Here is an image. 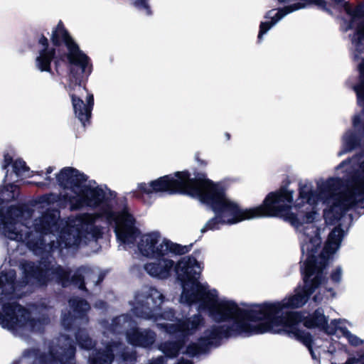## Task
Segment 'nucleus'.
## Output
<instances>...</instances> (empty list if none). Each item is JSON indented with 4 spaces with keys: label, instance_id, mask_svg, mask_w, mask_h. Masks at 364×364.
<instances>
[{
    "label": "nucleus",
    "instance_id": "nucleus-32",
    "mask_svg": "<svg viewBox=\"0 0 364 364\" xmlns=\"http://www.w3.org/2000/svg\"><path fill=\"white\" fill-rule=\"evenodd\" d=\"M124 318L125 317L124 316H120L119 318H117V323H121L122 321H124Z\"/></svg>",
    "mask_w": 364,
    "mask_h": 364
},
{
    "label": "nucleus",
    "instance_id": "nucleus-33",
    "mask_svg": "<svg viewBox=\"0 0 364 364\" xmlns=\"http://www.w3.org/2000/svg\"><path fill=\"white\" fill-rule=\"evenodd\" d=\"M178 364H191V363L190 361H181Z\"/></svg>",
    "mask_w": 364,
    "mask_h": 364
},
{
    "label": "nucleus",
    "instance_id": "nucleus-27",
    "mask_svg": "<svg viewBox=\"0 0 364 364\" xmlns=\"http://www.w3.org/2000/svg\"><path fill=\"white\" fill-rule=\"evenodd\" d=\"M54 168L52 166L47 168L46 171L45 181L38 183V186H48L51 184L52 179L49 175L53 171Z\"/></svg>",
    "mask_w": 364,
    "mask_h": 364
},
{
    "label": "nucleus",
    "instance_id": "nucleus-9",
    "mask_svg": "<svg viewBox=\"0 0 364 364\" xmlns=\"http://www.w3.org/2000/svg\"><path fill=\"white\" fill-rule=\"evenodd\" d=\"M69 82L65 87L71 97L75 116L84 124L91 116L94 104L93 95L81 85L80 77L70 70Z\"/></svg>",
    "mask_w": 364,
    "mask_h": 364
},
{
    "label": "nucleus",
    "instance_id": "nucleus-5",
    "mask_svg": "<svg viewBox=\"0 0 364 364\" xmlns=\"http://www.w3.org/2000/svg\"><path fill=\"white\" fill-rule=\"evenodd\" d=\"M162 294L156 289L150 288L145 292L138 294L134 299V313L145 319H153L156 325L164 328L171 334H177L186 338L192 336L203 325L200 315H195L183 321L173 323L171 311L156 316L162 303Z\"/></svg>",
    "mask_w": 364,
    "mask_h": 364
},
{
    "label": "nucleus",
    "instance_id": "nucleus-14",
    "mask_svg": "<svg viewBox=\"0 0 364 364\" xmlns=\"http://www.w3.org/2000/svg\"><path fill=\"white\" fill-rule=\"evenodd\" d=\"M348 326H353V323L346 319L338 318L331 320V326L327 328V331L338 337L342 336L347 340L349 345L358 347L364 344V339L352 333Z\"/></svg>",
    "mask_w": 364,
    "mask_h": 364
},
{
    "label": "nucleus",
    "instance_id": "nucleus-1",
    "mask_svg": "<svg viewBox=\"0 0 364 364\" xmlns=\"http://www.w3.org/2000/svg\"><path fill=\"white\" fill-rule=\"evenodd\" d=\"M308 237H304L306 241ZM311 250L309 245L303 242L302 262L304 273V286L296 289L295 293L282 300L275 302L255 304L248 308H242L235 300L220 296L218 290L205 289L206 304L209 317L215 322L231 321L225 328L213 326L200 338V346L193 344L187 346L182 353L189 355L197 354L203 346L212 345L214 340L223 336H250L255 334L272 332L286 334L301 341L309 348L312 358H317L315 350L316 341H312L309 333L299 329L301 314L289 309L302 307L311 294L316 302H321L324 297L333 298L335 292L326 285V276L313 269L311 260Z\"/></svg>",
    "mask_w": 364,
    "mask_h": 364
},
{
    "label": "nucleus",
    "instance_id": "nucleus-6",
    "mask_svg": "<svg viewBox=\"0 0 364 364\" xmlns=\"http://www.w3.org/2000/svg\"><path fill=\"white\" fill-rule=\"evenodd\" d=\"M59 186L63 188L61 199L71 209L84 206H95L105 198V192L95 182L87 181L86 176L72 167H65L56 174Z\"/></svg>",
    "mask_w": 364,
    "mask_h": 364
},
{
    "label": "nucleus",
    "instance_id": "nucleus-12",
    "mask_svg": "<svg viewBox=\"0 0 364 364\" xmlns=\"http://www.w3.org/2000/svg\"><path fill=\"white\" fill-rule=\"evenodd\" d=\"M326 4L324 0H297L296 3L287 6L284 9L269 11L267 14L266 18L271 19V21L261 23L258 38L262 40V36L287 14L311 5L316 6L321 9H326Z\"/></svg>",
    "mask_w": 364,
    "mask_h": 364
},
{
    "label": "nucleus",
    "instance_id": "nucleus-25",
    "mask_svg": "<svg viewBox=\"0 0 364 364\" xmlns=\"http://www.w3.org/2000/svg\"><path fill=\"white\" fill-rule=\"evenodd\" d=\"M148 1L149 0H133V5L143 14L149 15L151 10Z\"/></svg>",
    "mask_w": 364,
    "mask_h": 364
},
{
    "label": "nucleus",
    "instance_id": "nucleus-16",
    "mask_svg": "<svg viewBox=\"0 0 364 364\" xmlns=\"http://www.w3.org/2000/svg\"><path fill=\"white\" fill-rule=\"evenodd\" d=\"M304 326L308 328H318L323 331L328 335H331L327 328L331 326V321L328 323V317L325 316L322 309H318L313 314L305 316L301 314V319Z\"/></svg>",
    "mask_w": 364,
    "mask_h": 364
},
{
    "label": "nucleus",
    "instance_id": "nucleus-26",
    "mask_svg": "<svg viewBox=\"0 0 364 364\" xmlns=\"http://www.w3.org/2000/svg\"><path fill=\"white\" fill-rule=\"evenodd\" d=\"M343 277V269L341 267L334 269L331 274V280L335 283H340Z\"/></svg>",
    "mask_w": 364,
    "mask_h": 364
},
{
    "label": "nucleus",
    "instance_id": "nucleus-15",
    "mask_svg": "<svg viewBox=\"0 0 364 364\" xmlns=\"http://www.w3.org/2000/svg\"><path fill=\"white\" fill-rule=\"evenodd\" d=\"M25 270L27 272L26 277H34L38 280L39 282H44L43 278L52 276L51 279H55L56 280H61L63 285L65 284V282L68 278V273L61 267H56L52 269H43L38 268L36 270L33 269V266L31 264H28Z\"/></svg>",
    "mask_w": 364,
    "mask_h": 364
},
{
    "label": "nucleus",
    "instance_id": "nucleus-22",
    "mask_svg": "<svg viewBox=\"0 0 364 364\" xmlns=\"http://www.w3.org/2000/svg\"><path fill=\"white\" fill-rule=\"evenodd\" d=\"M68 333L74 334L75 341L81 348L86 350L90 349L92 346V341L88 337L87 334L84 330H78L75 332L74 329H68Z\"/></svg>",
    "mask_w": 364,
    "mask_h": 364
},
{
    "label": "nucleus",
    "instance_id": "nucleus-24",
    "mask_svg": "<svg viewBox=\"0 0 364 364\" xmlns=\"http://www.w3.org/2000/svg\"><path fill=\"white\" fill-rule=\"evenodd\" d=\"M70 305L75 312H85L89 309V304L84 300L74 299L70 301Z\"/></svg>",
    "mask_w": 364,
    "mask_h": 364
},
{
    "label": "nucleus",
    "instance_id": "nucleus-30",
    "mask_svg": "<svg viewBox=\"0 0 364 364\" xmlns=\"http://www.w3.org/2000/svg\"><path fill=\"white\" fill-rule=\"evenodd\" d=\"M12 161V157L9 154L4 155V168H6Z\"/></svg>",
    "mask_w": 364,
    "mask_h": 364
},
{
    "label": "nucleus",
    "instance_id": "nucleus-4",
    "mask_svg": "<svg viewBox=\"0 0 364 364\" xmlns=\"http://www.w3.org/2000/svg\"><path fill=\"white\" fill-rule=\"evenodd\" d=\"M138 188L147 194L164 191L186 194L210 206L215 214L220 186L205 178H192L187 171H178L139 183Z\"/></svg>",
    "mask_w": 364,
    "mask_h": 364
},
{
    "label": "nucleus",
    "instance_id": "nucleus-28",
    "mask_svg": "<svg viewBox=\"0 0 364 364\" xmlns=\"http://www.w3.org/2000/svg\"><path fill=\"white\" fill-rule=\"evenodd\" d=\"M72 282L75 285H77L80 289L83 288L84 287L82 279L80 274H77L73 276Z\"/></svg>",
    "mask_w": 364,
    "mask_h": 364
},
{
    "label": "nucleus",
    "instance_id": "nucleus-29",
    "mask_svg": "<svg viewBox=\"0 0 364 364\" xmlns=\"http://www.w3.org/2000/svg\"><path fill=\"white\" fill-rule=\"evenodd\" d=\"M38 43L42 46V48H48V39L43 36L38 38Z\"/></svg>",
    "mask_w": 364,
    "mask_h": 364
},
{
    "label": "nucleus",
    "instance_id": "nucleus-21",
    "mask_svg": "<svg viewBox=\"0 0 364 364\" xmlns=\"http://www.w3.org/2000/svg\"><path fill=\"white\" fill-rule=\"evenodd\" d=\"M342 150L338 153L340 156L352 150L357 143V136L353 131L346 132L342 139Z\"/></svg>",
    "mask_w": 364,
    "mask_h": 364
},
{
    "label": "nucleus",
    "instance_id": "nucleus-7",
    "mask_svg": "<svg viewBox=\"0 0 364 364\" xmlns=\"http://www.w3.org/2000/svg\"><path fill=\"white\" fill-rule=\"evenodd\" d=\"M315 220L316 219L311 222L314 229H309L307 224H305L300 230L301 245H303L304 237H308L309 239H306L305 243L309 245L311 250V260L314 264L312 265L313 269L321 274H322L323 276H326L324 270L333 256L340 250L346 232L340 226L333 228L328 235L322 252L320 255H316V253L320 248L321 240L320 229L314 224Z\"/></svg>",
    "mask_w": 364,
    "mask_h": 364
},
{
    "label": "nucleus",
    "instance_id": "nucleus-8",
    "mask_svg": "<svg viewBox=\"0 0 364 364\" xmlns=\"http://www.w3.org/2000/svg\"><path fill=\"white\" fill-rule=\"evenodd\" d=\"M0 326L14 335L23 336L41 330V323L31 318L26 309L12 303L6 305L0 314Z\"/></svg>",
    "mask_w": 364,
    "mask_h": 364
},
{
    "label": "nucleus",
    "instance_id": "nucleus-17",
    "mask_svg": "<svg viewBox=\"0 0 364 364\" xmlns=\"http://www.w3.org/2000/svg\"><path fill=\"white\" fill-rule=\"evenodd\" d=\"M128 341L136 346L148 347L155 341V334L149 331H139L132 328L127 333Z\"/></svg>",
    "mask_w": 364,
    "mask_h": 364
},
{
    "label": "nucleus",
    "instance_id": "nucleus-34",
    "mask_svg": "<svg viewBox=\"0 0 364 364\" xmlns=\"http://www.w3.org/2000/svg\"><path fill=\"white\" fill-rule=\"evenodd\" d=\"M348 163L347 162H343L342 163L340 166L338 167L339 168H341L342 167H343L345 165H346Z\"/></svg>",
    "mask_w": 364,
    "mask_h": 364
},
{
    "label": "nucleus",
    "instance_id": "nucleus-19",
    "mask_svg": "<svg viewBox=\"0 0 364 364\" xmlns=\"http://www.w3.org/2000/svg\"><path fill=\"white\" fill-rule=\"evenodd\" d=\"M15 278V272L13 270H9L4 273H0V296L4 295L5 297L11 295V298L18 297L19 294L14 292V279ZM3 297H0L2 300Z\"/></svg>",
    "mask_w": 364,
    "mask_h": 364
},
{
    "label": "nucleus",
    "instance_id": "nucleus-18",
    "mask_svg": "<svg viewBox=\"0 0 364 364\" xmlns=\"http://www.w3.org/2000/svg\"><path fill=\"white\" fill-rule=\"evenodd\" d=\"M55 54V49L41 48L35 59V66L41 72H50V64Z\"/></svg>",
    "mask_w": 364,
    "mask_h": 364
},
{
    "label": "nucleus",
    "instance_id": "nucleus-10",
    "mask_svg": "<svg viewBox=\"0 0 364 364\" xmlns=\"http://www.w3.org/2000/svg\"><path fill=\"white\" fill-rule=\"evenodd\" d=\"M139 252L146 257L168 256L183 252V248L161 236L158 232H151L141 236L138 242Z\"/></svg>",
    "mask_w": 364,
    "mask_h": 364
},
{
    "label": "nucleus",
    "instance_id": "nucleus-2",
    "mask_svg": "<svg viewBox=\"0 0 364 364\" xmlns=\"http://www.w3.org/2000/svg\"><path fill=\"white\" fill-rule=\"evenodd\" d=\"M59 213L52 211L36 220L34 229L48 235L50 232V248H70L86 244L87 241L95 240L100 233V230L95 224L105 220L108 224L114 225L115 235L120 242L132 245L139 237L140 232L136 226L135 219L130 210L124 208L119 213H114L109 205L98 214H84L68 220H59Z\"/></svg>",
    "mask_w": 364,
    "mask_h": 364
},
{
    "label": "nucleus",
    "instance_id": "nucleus-23",
    "mask_svg": "<svg viewBox=\"0 0 364 364\" xmlns=\"http://www.w3.org/2000/svg\"><path fill=\"white\" fill-rule=\"evenodd\" d=\"M159 348L166 356L173 357L176 355L179 350L182 349V347L178 343L170 342L161 345Z\"/></svg>",
    "mask_w": 364,
    "mask_h": 364
},
{
    "label": "nucleus",
    "instance_id": "nucleus-20",
    "mask_svg": "<svg viewBox=\"0 0 364 364\" xmlns=\"http://www.w3.org/2000/svg\"><path fill=\"white\" fill-rule=\"evenodd\" d=\"M119 346H106L103 351H93L89 358L90 364H111L113 359V352L121 350Z\"/></svg>",
    "mask_w": 364,
    "mask_h": 364
},
{
    "label": "nucleus",
    "instance_id": "nucleus-3",
    "mask_svg": "<svg viewBox=\"0 0 364 364\" xmlns=\"http://www.w3.org/2000/svg\"><path fill=\"white\" fill-rule=\"evenodd\" d=\"M175 255L154 257L156 259L147 262L144 265V269L153 277L166 279L171 275L173 267H175L178 279L180 281L182 288L180 302L188 305L196 304L209 316L208 307L206 304L207 296L204 289H216L210 288L206 283L199 282L198 279L203 266L194 257H184L175 265L173 259Z\"/></svg>",
    "mask_w": 364,
    "mask_h": 364
},
{
    "label": "nucleus",
    "instance_id": "nucleus-35",
    "mask_svg": "<svg viewBox=\"0 0 364 364\" xmlns=\"http://www.w3.org/2000/svg\"><path fill=\"white\" fill-rule=\"evenodd\" d=\"M122 356L124 357V359H127V357L124 354H122Z\"/></svg>",
    "mask_w": 364,
    "mask_h": 364
},
{
    "label": "nucleus",
    "instance_id": "nucleus-31",
    "mask_svg": "<svg viewBox=\"0 0 364 364\" xmlns=\"http://www.w3.org/2000/svg\"><path fill=\"white\" fill-rule=\"evenodd\" d=\"M70 324V321L68 318H63V326H64L65 331L68 328V326Z\"/></svg>",
    "mask_w": 364,
    "mask_h": 364
},
{
    "label": "nucleus",
    "instance_id": "nucleus-11",
    "mask_svg": "<svg viewBox=\"0 0 364 364\" xmlns=\"http://www.w3.org/2000/svg\"><path fill=\"white\" fill-rule=\"evenodd\" d=\"M51 40L55 46L65 43L68 50L67 58L69 63L80 66L82 73L86 72L89 64L88 57L80 50L78 46L69 36L60 22L53 30Z\"/></svg>",
    "mask_w": 364,
    "mask_h": 364
},
{
    "label": "nucleus",
    "instance_id": "nucleus-13",
    "mask_svg": "<svg viewBox=\"0 0 364 364\" xmlns=\"http://www.w3.org/2000/svg\"><path fill=\"white\" fill-rule=\"evenodd\" d=\"M70 336L62 335L58 339V343L63 344V346H52L48 353H44L37 358L35 364H64L65 362L72 364L75 349L70 338H68Z\"/></svg>",
    "mask_w": 364,
    "mask_h": 364
}]
</instances>
